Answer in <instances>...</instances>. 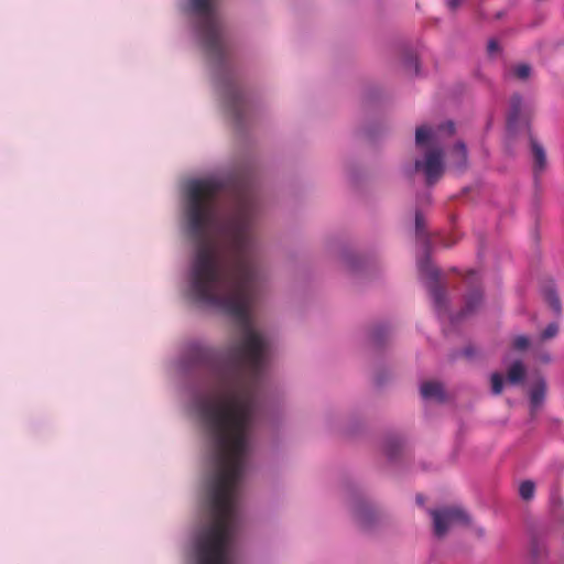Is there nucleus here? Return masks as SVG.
I'll list each match as a JSON object with an SVG mask.
<instances>
[{"label":"nucleus","mask_w":564,"mask_h":564,"mask_svg":"<svg viewBox=\"0 0 564 564\" xmlns=\"http://www.w3.org/2000/svg\"><path fill=\"white\" fill-rule=\"evenodd\" d=\"M221 192L223 184L215 180H195L187 185L186 227L196 246L189 294L196 302L234 317L241 339L224 355L194 343L187 357L210 375L212 392L197 402L209 437H248L269 350L267 338L253 327L250 315L257 278L251 257L256 203L243 192L235 209L221 216Z\"/></svg>","instance_id":"f257e3e1"},{"label":"nucleus","mask_w":564,"mask_h":564,"mask_svg":"<svg viewBox=\"0 0 564 564\" xmlns=\"http://www.w3.org/2000/svg\"><path fill=\"white\" fill-rule=\"evenodd\" d=\"M416 500H417V503H420V505H423V502H424L423 497L421 495H419L416 497Z\"/></svg>","instance_id":"a878e982"},{"label":"nucleus","mask_w":564,"mask_h":564,"mask_svg":"<svg viewBox=\"0 0 564 564\" xmlns=\"http://www.w3.org/2000/svg\"><path fill=\"white\" fill-rule=\"evenodd\" d=\"M482 301L481 291L478 288H474L465 297V306L459 313V318L465 317L475 312Z\"/></svg>","instance_id":"9b49d317"},{"label":"nucleus","mask_w":564,"mask_h":564,"mask_svg":"<svg viewBox=\"0 0 564 564\" xmlns=\"http://www.w3.org/2000/svg\"><path fill=\"white\" fill-rule=\"evenodd\" d=\"M530 346V339L525 335H518L512 340V347L516 350H525Z\"/></svg>","instance_id":"aec40b11"},{"label":"nucleus","mask_w":564,"mask_h":564,"mask_svg":"<svg viewBox=\"0 0 564 564\" xmlns=\"http://www.w3.org/2000/svg\"><path fill=\"white\" fill-rule=\"evenodd\" d=\"M546 392V382L544 379H539L532 387L530 392V401L533 408H538L544 400Z\"/></svg>","instance_id":"ddd939ff"},{"label":"nucleus","mask_w":564,"mask_h":564,"mask_svg":"<svg viewBox=\"0 0 564 564\" xmlns=\"http://www.w3.org/2000/svg\"><path fill=\"white\" fill-rule=\"evenodd\" d=\"M525 377V368L520 360L514 361L508 369L507 379L512 384H518Z\"/></svg>","instance_id":"4468645a"},{"label":"nucleus","mask_w":564,"mask_h":564,"mask_svg":"<svg viewBox=\"0 0 564 564\" xmlns=\"http://www.w3.org/2000/svg\"><path fill=\"white\" fill-rule=\"evenodd\" d=\"M419 271L423 279L427 280V288L434 301L437 314L445 313L447 310V300L445 289L438 284V270L435 269L427 258L419 261Z\"/></svg>","instance_id":"7ed1b4c3"},{"label":"nucleus","mask_w":564,"mask_h":564,"mask_svg":"<svg viewBox=\"0 0 564 564\" xmlns=\"http://www.w3.org/2000/svg\"><path fill=\"white\" fill-rule=\"evenodd\" d=\"M478 534H479V536H482L484 535V530L482 529H478Z\"/></svg>","instance_id":"cd10ccee"},{"label":"nucleus","mask_w":564,"mask_h":564,"mask_svg":"<svg viewBox=\"0 0 564 564\" xmlns=\"http://www.w3.org/2000/svg\"><path fill=\"white\" fill-rule=\"evenodd\" d=\"M558 327L556 324H550L546 326V328L542 332L541 338L543 340L553 338L557 334Z\"/></svg>","instance_id":"4be33fe9"},{"label":"nucleus","mask_w":564,"mask_h":564,"mask_svg":"<svg viewBox=\"0 0 564 564\" xmlns=\"http://www.w3.org/2000/svg\"><path fill=\"white\" fill-rule=\"evenodd\" d=\"M529 139L531 144V151L534 160V173L542 172L546 166V154L544 148L534 139L532 133L529 131Z\"/></svg>","instance_id":"1a4fd4ad"},{"label":"nucleus","mask_w":564,"mask_h":564,"mask_svg":"<svg viewBox=\"0 0 564 564\" xmlns=\"http://www.w3.org/2000/svg\"><path fill=\"white\" fill-rule=\"evenodd\" d=\"M534 492H535V485L533 481L524 480L520 484L519 495L523 500H525V501L531 500L534 497Z\"/></svg>","instance_id":"2eb2a0df"},{"label":"nucleus","mask_w":564,"mask_h":564,"mask_svg":"<svg viewBox=\"0 0 564 564\" xmlns=\"http://www.w3.org/2000/svg\"><path fill=\"white\" fill-rule=\"evenodd\" d=\"M503 388V377L495 372L491 375V390L494 394H500Z\"/></svg>","instance_id":"6ab92c4d"},{"label":"nucleus","mask_w":564,"mask_h":564,"mask_svg":"<svg viewBox=\"0 0 564 564\" xmlns=\"http://www.w3.org/2000/svg\"><path fill=\"white\" fill-rule=\"evenodd\" d=\"M460 2H462V0H449L447 2V4H448V8L454 11L459 7Z\"/></svg>","instance_id":"393cba45"},{"label":"nucleus","mask_w":564,"mask_h":564,"mask_svg":"<svg viewBox=\"0 0 564 564\" xmlns=\"http://www.w3.org/2000/svg\"><path fill=\"white\" fill-rule=\"evenodd\" d=\"M443 156L442 149L433 148L426 151L423 160L415 161L414 170L423 173L429 186L435 184L443 175Z\"/></svg>","instance_id":"39448f33"},{"label":"nucleus","mask_w":564,"mask_h":564,"mask_svg":"<svg viewBox=\"0 0 564 564\" xmlns=\"http://www.w3.org/2000/svg\"><path fill=\"white\" fill-rule=\"evenodd\" d=\"M487 51L491 55L499 51V45L496 40H490L487 45Z\"/></svg>","instance_id":"5701e85b"},{"label":"nucleus","mask_w":564,"mask_h":564,"mask_svg":"<svg viewBox=\"0 0 564 564\" xmlns=\"http://www.w3.org/2000/svg\"><path fill=\"white\" fill-rule=\"evenodd\" d=\"M354 517L358 525L367 530L377 518V512L370 505L361 502L355 507Z\"/></svg>","instance_id":"0eeeda50"},{"label":"nucleus","mask_w":564,"mask_h":564,"mask_svg":"<svg viewBox=\"0 0 564 564\" xmlns=\"http://www.w3.org/2000/svg\"><path fill=\"white\" fill-rule=\"evenodd\" d=\"M241 101H242V97H241L240 91L236 88L230 89L229 96H228V102H229V106H230L232 112L237 117H239V108H240Z\"/></svg>","instance_id":"dca6fc26"},{"label":"nucleus","mask_w":564,"mask_h":564,"mask_svg":"<svg viewBox=\"0 0 564 564\" xmlns=\"http://www.w3.org/2000/svg\"><path fill=\"white\" fill-rule=\"evenodd\" d=\"M454 132L455 126L453 121H447L436 129H432L429 126H421L417 127L415 131V143L417 147L426 145L430 142L436 143L443 135L451 137Z\"/></svg>","instance_id":"423d86ee"},{"label":"nucleus","mask_w":564,"mask_h":564,"mask_svg":"<svg viewBox=\"0 0 564 564\" xmlns=\"http://www.w3.org/2000/svg\"><path fill=\"white\" fill-rule=\"evenodd\" d=\"M512 73L519 79H527L530 76L531 67L527 64H520L513 67Z\"/></svg>","instance_id":"412c9836"},{"label":"nucleus","mask_w":564,"mask_h":564,"mask_svg":"<svg viewBox=\"0 0 564 564\" xmlns=\"http://www.w3.org/2000/svg\"><path fill=\"white\" fill-rule=\"evenodd\" d=\"M431 516L433 518L434 534L437 538H443L455 524H467L469 522L468 514L459 507L432 510Z\"/></svg>","instance_id":"20e7f679"},{"label":"nucleus","mask_w":564,"mask_h":564,"mask_svg":"<svg viewBox=\"0 0 564 564\" xmlns=\"http://www.w3.org/2000/svg\"><path fill=\"white\" fill-rule=\"evenodd\" d=\"M421 394L424 399H435L441 402L445 400L443 387L438 382H424L421 386Z\"/></svg>","instance_id":"f8f14e48"},{"label":"nucleus","mask_w":564,"mask_h":564,"mask_svg":"<svg viewBox=\"0 0 564 564\" xmlns=\"http://www.w3.org/2000/svg\"><path fill=\"white\" fill-rule=\"evenodd\" d=\"M522 112V99L520 95H513L510 98V109L508 113L507 124L508 130L511 132H516L518 129V124L521 120Z\"/></svg>","instance_id":"6e6552de"},{"label":"nucleus","mask_w":564,"mask_h":564,"mask_svg":"<svg viewBox=\"0 0 564 564\" xmlns=\"http://www.w3.org/2000/svg\"><path fill=\"white\" fill-rule=\"evenodd\" d=\"M424 224H423V217L420 212H416L415 214V230H416V237L420 241H422L424 245H427V237L424 232Z\"/></svg>","instance_id":"a211bd4d"},{"label":"nucleus","mask_w":564,"mask_h":564,"mask_svg":"<svg viewBox=\"0 0 564 564\" xmlns=\"http://www.w3.org/2000/svg\"><path fill=\"white\" fill-rule=\"evenodd\" d=\"M466 282L470 285V286H474V284L476 282H478V275H477V272L475 271H470L468 273V275L466 276Z\"/></svg>","instance_id":"b1692460"},{"label":"nucleus","mask_w":564,"mask_h":564,"mask_svg":"<svg viewBox=\"0 0 564 564\" xmlns=\"http://www.w3.org/2000/svg\"><path fill=\"white\" fill-rule=\"evenodd\" d=\"M449 161L457 171H464L467 167V148L464 142H457L449 152Z\"/></svg>","instance_id":"9d476101"},{"label":"nucleus","mask_w":564,"mask_h":564,"mask_svg":"<svg viewBox=\"0 0 564 564\" xmlns=\"http://www.w3.org/2000/svg\"><path fill=\"white\" fill-rule=\"evenodd\" d=\"M192 11L198 17V32L205 50L216 58L225 54L221 24L213 6V0H189Z\"/></svg>","instance_id":"f03ea898"},{"label":"nucleus","mask_w":564,"mask_h":564,"mask_svg":"<svg viewBox=\"0 0 564 564\" xmlns=\"http://www.w3.org/2000/svg\"><path fill=\"white\" fill-rule=\"evenodd\" d=\"M412 62L414 63L415 73L417 74L419 73V64H417L416 59H412Z\"/></svg>","instance_id":"bb28decb"},{"label":"nucleus","mask_w":564,"mask_h":564,"mask_svg":"<svg viewBox=\"0 0 564 564\" xmlns=\"http://www.w3.org/2000/svg\"><path fill=\"white\" fill-rule=\"evenodd\" d=\"M544 297H545V301L549 303V305L555 313L561 312V302H560V299L554 290H552V289L545 290Z\"/></svg>","instance_id":"f3484780"}]
</instances>
